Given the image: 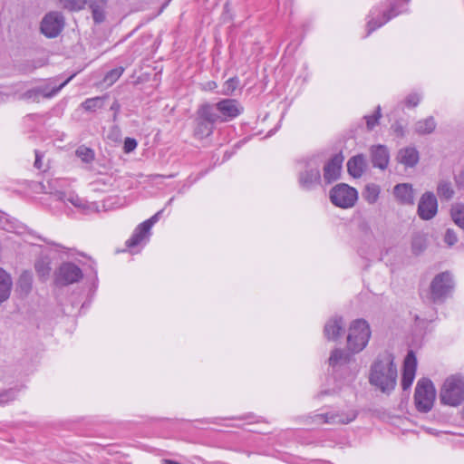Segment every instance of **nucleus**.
<instances>
[{
    "mask_svg": "<svg viewBox=\"0 0 464 464\" xmlns=\"http://www.w3.org/2000/svg\"><path fill=\"white\" fill-rule=\"evenodd\" d=\"M12 285L13 282L10 275L0 268V304L9 298Z\"/></svg>",
    "mask_w": 464,
    "mask_h": 464,
    "instance_id": "a878e982",
    "label": "nucleus"
},
{
    "mask_svg": "<svg viewBox=\"0 0 464 464\" xmlns=\"http://www.w3.org/2000/svg\"><path fill=\"white\" fill-rule=\"evenodd\" d=\"M34 268L41 280L45 281L48 279L51 272V266L48 258L38 259L34 264Z\"/></svg>",
    "mask_w": 464,
    "mask_h": 464,
    "instance_id": "c756f323",
    "label": "nucleus"
},
{
    "mask_svg": "<svg viewBox=\"0 0 464 464\" xmlns=\"http://www.w3.org/2000/svg\"><path fill=\"white\" fill-rule=\"evenodd\" d=\"M325 394H328V392L327 391H324V392H321L320 393H318V397H322L323 395H325Z\"/></svg>",
    "mask_w": 464,
    "mask_h": 464,
    "instance_id": "09e8293b",
    "label": "nucleus"
},
{
    "mask_svg": "<svg viewBox=\"0 0 464 464\" xmlns=\"http://www.w3.org/2000/svg\"><path fill=\"white\" fill-rule=\"evenodd\" d=\"M388 8L382 13L377 14L375 10H372L369 14V21L367 22V35L371 34L377 28L382 26L388 23L393 17H396L400 14L404 12V5H406L409 0H388Z\"/></svg>",
    "mask_w": 464,
    "mask_h": 464,
    "instance_id": "39448f33",
    "label": "nucleus"
},
{
    "mask_svg": "<svg viewBox=\"0 0 464 464\" xmlns=\"http://www.w3.org/2000/svg\"><path fill=\"white\" fill-rule=\"evenodd\" d=\"M123 72H124L123 67H117V68L111 70L104 76L103 82L108 86L112 85L121 77V75L122 74Z\"/></svg>",
    "mask_w": 464,
    "mask_h": 464,
    "instance_id": "f704fd0d",
    "label": "nucleus"
},
{
    "mask_svg": "<svg viewBox=\"0 0 464 464\" xmlns=\"http://www.w3.org/2000/svg\"><path fill=\"white\" fill-rule=\"evenodd\" d=\"M357 413L355 411L348 412H328L316 414L313 417V421L317 424H347L355 420Z\"/></svg>",
    "mask_w": 464,
    "mask_h": 464,
    "instance_id": "2eb2a0df",
    "label": "nucleus"
},
{
    "mask_svg": "<svg viewBox=\"0 0 464 464\" xmlns=\"http://www.w3.org/2000/svg\"><path fill=\"white\" fill-rule=\"evenodd\" d=\"M75 154L79 157L83 162L90 163L94 160V151L85 146H80Z\"/></svg>",
    "mask_w": 464,
    "mask_h": 464,
    "instance_id": "72a5a7b5",
    "label": "nucleus"
},
{
    "mask_svg": "<svg viewBox=\"0 0 464 464\" xmlns=\"http://www.w3.org/2000/svg\"><path fill=\"white\" fill-rule=\"evenodd\" d=\"M212 106L215 108V111L217 112L218 122L229 121L237 118L243 111V107L237 100L234 99H224L215 104H212Z\"/></svg>",
    "mask_w": 464,
    "mask_h": 464,
    "instance_id": "9b49d317",
    "label": "nucleus"
},
{
    "mask_svg": "<svg viewBox=\"0 0 464 464\" xmlns=\"http://www.w3.org/2000/svg\"><path fill=\"white\" fill-rule=\"evenodd\" d=\"M172 201H173V198H171L169 201H168V204H172Z\"/></svg>",
    "mask_w": 464,
    "mask_h": 464,
    "instance_id": "3c124183",
    "label": "nucleus"
},
{
    "mask_svg": "<svg viewBox=\"0 0 464 464\" xmlns=\"http://www.w3.org/2000/svg\"><path fill=\"white\" fill-rule=\"evenodd\" d=\"M437 123L432 116L418 121L414 125V130L420 135L430 134L436 129Z\"/></svg>",
    "mask_w": 464,
    "mask_h": 464,
    "instance_id": "bb28decb",
    "label": "nucleus"
},
{
    "mask_svg": "<svg viewBox=\"0 0 464 464\" xmlns=\"http://www.w3.org/2000/svg\"><path fill=\"white\" fill-rule=\"evenodd\" d=\"M343 160V157L341 154H335L325 162L323 168V179L326 184H331L339 179Z\"/></svg>",
    "mask_w": 464,
    "mask_h": 464,
    "instance_id": "f3484780",
    "label": "nucleus"
},
{
    "mask_svg": "<svg viewBox=\"0 0 464 464\" xmlns=\"http://www.w3.org/2000/svg\"><path fill=\"white\" fill-rule=\"evenodd\" d=\"M82 277V272L79 266L71 262L61 265L56 274V284L68 285L78 282Z\"/></svg>",
    "mask_w": 464,
    "mask_h": 464,
    "instance_id": "4468645a",
    "label": "nucleus"
},
{
    "mask_svg": "<svg viewBox=\"0 0 464 464\" xmlns=\"http://www.w3.org/2000/svg\"><path fill=\"white\" fill-rule=\"evenodd\" d=\"M357 198V190L345 183L337 184L330 190L331 202L342 208L353 207Z\"/></svg>",
    "mask_w": 464,
    "mask_h": 464,
    "instance_id": "6e6552de",
    "label": "nucleus"
},
{
    "mask_svg": "<svg viewBox=\"0 0 464 464\" xmlns=\"http://www.w3.org/2000/svg\"><path fill=\"white\" fill-rule=\"evenodd\" d=\"M2 98V93L0 92V99Z\"/></svg>",
    "mask_w": 464,
    "mask_h": 464,
    "instance_id": "864d4df0",
    "label": "nucleus"
},
{
    "mask_svg": "<svg viewBox=\"0 0 464 464\" xmlns=\"http://www.w3.org/2000/svg\"><path fill=\"white\" fill-rule=\"evenodd\" d=\"M163 210L158 211L150 218L140 223L134 230L132 236L126 241V246L130 248L140 245L143 241L148 240L150 235L152 226L160 219Z\"/></svg>",
    "mask_w": 464,
    "mask_h": 464,
    "instance_id": "ddd939ff",
    "label": "nucleus"
},
{
    "mask_svg": "<svg viewBox=\"0 0 464 464\" xmlns=\"http://www.w3.org/2000/svg\"><path fill=\"white\" fill-rule=\"evenodd\" d=\"M420 100H421L420 94L413 92V93H410L405 98L404 102L407 107H416L420 103Z\"/></svg>",
    "mask_w": 464,
    "mask_h": 464,
    "instance_id": "37998d69",
    "label": "nucleus"
},
{
    "mask_svg": "<svg viewBox=\"0 0 464 464\" xmlns=\"http://www.w3.org/2000/svg\"><path fill=\"white\" fill-rule=\"evenodd\" d=\"M324 162L321 156H313L304 163V169L299 173V185L302 188L310 190L320 184L321 174L320 167Z\"/></svg>",
    "mask_w": 464,
    "mask_h": 464,
    "instance_id": "0eeeda50",
    "label": "nucleus"
},
{
    "mask_svg": "<svg viewBox=\"0 0 464 464\" xmlns=\"http://www.w3.org/2000/svg\"><path fill=\"white\" fill-rule=\"evenodd\" d=\"M453 281L449 272L437 275L430 284V294L433 302L444 299L452 290Z\"/></svg>",
    "mask_w": 464,
    "mask_h": 464,
    "instance_id": "f8f14e48",
    "label": "nucleus"
},
{
    "mask_svg": "<svg viewBox=\"0 0 464 464\" xmlns=\"http://www.w3.org/2000/svg\"><path fill=\"white\" fill-rule=\"evenodd\" d=\"M450 215L454 223L460 228L464 229V205H453L450 210Z\"/></svg>",
    "mask_w": 464,
    "mask_h": 464,
    "instance_id": "2f4dec72",
    "label": "nucleus"
},
{
    "mask_svg": "<svg viewBox=\"0 0 464 464\" xmlns=\"http://www.w3.org/2000/svg\"><path fill=\"white\" fill-rule=\"evenodd\" d=\"M85 5H88L92 10V18L96 24H101L105 20L107 0H84Z\"/></svg>",
    "mask_w": 464,
    "mask_h": 464,
    "instance_id": "4be33fe9",
    "label": "nucleus"
},
{
    "mask_svg": "<svg viewBox=\"0 0 464 464\" xmlns=\"http://www.w3.org/2000/svg\"><path fill=\"white\" fill-rule=\"evenodd\" d=\"M380 192V187L377 184L371 183L366 185L362 196L369 204H374L379 198Z\"/></svg>",
    "mask_w": 464,
    "mask_h": 464,
    "instance_id": "7c9ffc66",
    "label": "nucleus"
},
{
    "mask_svg": "<svg viewBox=\"0 0 464 464\" xmlns=\"http://www.w3.org/2000/svg\"><path fill=\"white\" fill-rule=\"evenodd\" d=\"M393 131L398 135V136H403L404 135V130H403V127L396 122L395 124H393L392 126Z\"/></svg>",
    "mask_w": 464,
    "mask_h": 464,
    "instance_id": "49530a36",
    "label": "nucleus"
},
{
    "mask_svg": "<svg viewBox=\"0 0 464 464\" xmlns=\"http://www.w3.org/2000/svg\"><path fill=\"white\" fill-rule=\"evenodd\" d=\"M103 105V100L101 97H94L91 99H87L82 102V106L86 111H95L98 108H101Z\"/></svg>",
    "mask_w": 464,
    "mask_h": 464,
    "instance_id": "4c0bfd02",
    "label": "nucleus"
},
{
    "mask_svg": "<svg viewBox=\"0 0 464 464\" xmlns=\"http://www.w3.org/2000/svg\"><path fill=\"white\" fill-rule=\"evenodd\" d=\"M34 167L38 169L42 168L41 157L38 151H35Z\"/></svg>",
    "mask_w": 464,
    "mask_h": 464,
    "instance_id": "de8ad7c7",
    "label": "nucleus"
},
{
    "mask_svg": "<svg viewBox=\"0 0 464 464\" xmlns=\"http://www.w3.org/2000/svg\"><path fill=\"white\" fill-rule=\"evenodd\" d=\"M153 178H157V177H160L159 174H156V175H152Z\"/></svg>",
    "mask_w": 464,
    "mask_h": 464,
    "instance_id": "603ef678",
    "label": "nucleus"
},
{
    "mask_svg": "<svg viewBox=\"0 0 464 464\" xmlns=\"http://www.w3.org/2000/svg\"><path fill=\"white\" fill-rule=\"evenodd\" d=\"M371 337L369 324L363 319L354 320L349 328L347 336V348L352 353L362 351Z\"/></svg>",
    "mask_w": 464,
    "mask_h": 464,
    "instance_id": "20e7f679",
    "label": "nucleus"
},
{
    "mask_svg": "<svg viewBox=\"0 0 464 464\" xmlns=\"http://www.w3.org/2000/svg\"><path fill=\"white\" fill-rule=\"evenodd\" d=\"M440 399L446 405H459L464 401V377L459 374L448 377L441 387Z\"/></svg>",
    "mask_w": 464,
    "mask_h": 464,
    "instance_id": "7ed1b4c3",
    "label": "nucleus"
},
{
    "mask_svg": "<svg viewBox=\"0 0 464 464\" xmlns=\"http://www.w3.org/2000/svg\"><path fill=\"white\" fill-rule=\"evenodd\" d=\"M136 147H137V141L135 139H132V138L125 139L123 149L126 153H130V152L133 151L136 149Z\"/></svg>",
    "mask_w": 464,
    "mask_h": 464,
    "instance_id": "c03bdc74",
    "label": "nucleus"
},
{
    "mask_svg": "<svg viewBox=\"0 0 464 464\" xmlns=\"http://www.w3.org/2000/svg\"><path fill=\"white\" fill-rule=\"evenodd\" d=\"M56 183L57 180H52L48 182L50 190L47 192L50 194H53L58 200L63 201L64 203H71L75 208L86 213L96 211L98 209V207L95 203H90L84 198H80L77 194L73 192L66 193L64 191L55 189L54 187Z\"/></svg>",
    "mask_w": 464,
    "mask_h": 464,
    "instance_id": "1a4fd4ad",
    "label": "nucleus"
},
{
    "mask_svg": "<svg viewBox=\"0 0 464 464\" xmlns=\"http://www.w3.org/2000/svg\"><path fill=\"white\" fill-rule=\"evenodd\" d=\"M436 397V391L430 380L422 378L419 380L415 388L414 402L419 411L428 412L432 409Z\"/></svg>",
    "mask_w": 464,
    "mask_h": 464,
    "instance_id": "423d86ee",
    "label": "nucleus"
},
{
    "mask_svg": "<svg viewBox=\"0 0 464 464\" xmlns=\"http://www.w3.org/2000/svg\"><path fill=\"white\" fill-rule=\"evenodd\" d=\"M381 117V107L376 108V113L371 116H365L367 128L372 130L377 124Z\"/></svg>",
    "mask_w": 464,
    "mask_h": 464,
    "instance_id": "a19ab883",
    "label": "nucleus"
},
{
    "mask_svg": "<svg viewBox=\"0 0 464 464\" xmlns=\"http://www.w3.org/2000/svg\"><path fill=\"white\" fill-rule=\"evenodd\" d=\"M217 122L218 116L212 104H200L195 112L193 135L199 140L210 136Z\"/></svg>",
    "mask_w": 464,
    "mask_h": 464,
    "instance_id": "f03ea898",
    "label": "nucleus"
},
{
    "mask_svg": "<svg viewBox=\"0 0 464 464\" xmlns=\"http://www.w3.org/2000/svg\"><path fill=\"white\" fill-rule=\"evenodd\" d=\"M239 81L237 78L228 79L223 86V94L231 95L237 88Z\"/></svg>",
    "mask_w": 464,
    "mask_h": 464,
    "instance_id": "ea45409f",
    "label": "nucleus"
},
{
    "mask_svg": "<svg viewBox=\"0 0 464 464\" xmlns=\"http://www.w3.org/2000/svg\"><path fill=\"white\" fill-rule=\"evenodd\" d=\"M343 329V318L335 316L327 321L324 325V334L326 339L335 341L341 335Z\"/></svg>",
    "mask_w": 464,
    "mask_h": 464,
    "instance_id": "412c9836",
    "label": "nucleus"
},
{
    "mask_svg": "<svg viewBox=\"0 0 464 464\" xmlns=\"http://www.w3.org/2000/svg\"><path fill=\"white\" fill-rule=\"evenodd\" d=\"M119 108V104L117 102H114L111 106V109H118Z\"/></svg>",
    "mask_w": 464,
    "mask_h": 464,
    "instance_id": "8fccbe9b",
    "label": "nucleus"
},
{
    "mask_svg": "<svg viewBox=\"0 0 464 464\" xmlns=\"http://www.w3.org/2000/svg\"><path fill=\"white\" fill-rule=\"evenodd\" d=\"M417 368V359L412 351H410L405 357L403 372L401 377V387L404 391L408 390L415 378Z\"/></svg>",
    "mask_w": 464,
    "mask_h": 464,
    "instance_id": "a211bd4d",
    "label": "nucleus"
},
{
    "mask_svg": "<svg viewBox=\"0 0 464 464\" xmlns=\"http://www.w3.org/2000/svg\"><path fill=\"white\" fill-rule=\"evenodd\" d=\"M397 368L393 363V356L384 353L379 356L371 366L369 382L382 392L394 390L397 383Z\"/></svg>",
    "mask_w": 464,
    "mask_h": 464,
    "instance_id": "f257e3e1",
    "label": "nucleus"
},
{
    "mask_svg": "<svg viewBox=\"0 0 464 464\" xmlns=\"http://www.w3.org/2000/svg\"><path fill=\"white\" fill-rule=\"evenodd\" d=\"M397 160L406 167H414L419 161V152L415 148H404L399 150Z\"/></svg>",
    "mask_w": 464,
    "mask_h": 464,
    "instance_id": "b1692460",
    "label": "nucleus"
},
{
    "mask_svg": "<svg viewBox=\"0 0 464 464\" xmlns=\"http://www.w3.org/2000/svg\"><path fill=\"white\" fill-rule=\"evenodd\" d=\"M72 78V75L70 76L68 79H66L58 87H53L52 89V91H50V92H45L44 90H34V91L29 92V93H31V92L41 93L44 97L50 98V97L55 95L63 87H64L71 81Z\"/></svg>",
    "mask_w": 464,
    "mask_h": 464,
    "instance_id": "58836bf2",
    "label": "nucleus"
},
{
    "mask_svg": "<svg viewBox=\"0 0 464 464\" xmlns=\"http://www.w3.org/2000/svg\"><path fill=\"white\" fill-rule=\"evenodd\" d=\"M366 168L364 156L362 154L352 157L347 162V169L353 178H360Z\"/></svg>",
    "mask_w": 464,
    "mask_h": 464,
    "instance_id": "5701e85b",
    "label": "nucleus"
},
{
    "mask_svg": "<svg viewBox=\"0 0 464 464\" xmlns=\"http://www.w3.org/2000/svg\"><path fill=\"white\" fill-rule=\"evenodd\" d=\"M63 8L70 11H80L84 7V0H59Z\"/></svg>",
    "mask_w": 464,
    "mask_h": 464,
    "instance_id": "e433bc0d",
    "label": "nucleus"
},
{
    "mask_svg": "<svg viewBox=\"0 0 464 464\" xmlns=\"http://www.w3.org/2000/svg\"><path fill=\"white\" fill-rule=\"evenodd\" d=\"M428 246V238L426 235L417 233L413 236L411 240V249L413 254H421Z\"/></svg>",
    "mask_w": 464,
    "mask_h": 464,
    "instance_id": "c85d7f7f",
    "label": "nucleus"
},
{
    "mask_svg": "<svg viewBox=\"0 0 464 464\" xmlns=\"http://www.w3.org/2000/svg\"><path fill=\"white\" fill-rule=\"evenodd\" d=\"M370 154L373 167L382 170L387 169L390 160V153L387 147L384 145H373L370 148Z\"/></svg>",
    "mask_w": 464,
    "mask_h": 464,
    "instance_id": "6ab92c4d",
    "label": "nucleus"
},
{
    "mask_svg": "<svg viewBox=\"0 0 464 464\" xmlns=\"http://www.w3.org/2000/svg\"><path fill=\"white\" fill-rule=\"evenodd\" d=\"M63 15L57 11L47 13L40 23V32L47 38L57 37L64 28Z\"/></svg>",
    "mask_w": 464,
    "mask_h": 464,
    "instance_id": "9d476101",
    "label": "nucleus"
},
{
    "mask_svg": "<svg viewBox=\"0 0 464 464\" xmlns=\"http://www.w3.org/2000/svg\"><path fill=\"white\" fill-rule=\"evenodd\" d=\"M121 132L118 126H112L108 133V139L113 141H119L121 140Z\"/></svg>",
    "mask_w": 464,
    "mask_h": 464,
    "instance_id": "a18cd8bd",
    "label": "nucleus"
},
{
    "mask_svg": "<svg viewBox=\"0 0 464 464\" xmlns=\"http://www.w3.org/2000/svg\"><path fill=\"white\" fill-rule=\"evenodd\" d=\"M437 193L440 198L449 200L453 197L454 189L450 181L442 180L438 185Z\"/></svg>",
    "mask_w": 464,
    "mask_h": 464,
    "instance_id": "473e14b6",
    "label": "nucleus"
},
{
    "mask_svg": "<svg viewBox=\"0 0 464 464\" xmlns=\"http://www.w3.org/2000/svg\"><path fill=\"white\" fill-rule=\"evenodd\" d=\"M396 199L403 205H412L414 203V192L411 185L407 183L398 184L393 188Z\"/></svg>",
    "mask_w": 464,
    "mask_h": 464,
    "instance_id": "aec40b11",
    "label": "nucleus"
},
{
    "mask_svg": "<svg viewBox=\"0 0 464 464\" xmlns=\"http://www.w3.org/2000/svg\"><path fill=\"white\" fill-rule=\"evenodd\" d=\"M33 275L29 271H24L17 282V291L22 295H27L32 290Z\"/></svg>",
    "mask_w": 464,
    "mask_h": 464,
    "instance_id": "cd10ccee",
    "label": "nucleus"
},
{
    "mask_svg": "<svg viewBox=\"0 0 464 464\" xmlns=\"http://www.w3.org/2000/svg\"><path fill=\"white\" fill-rule=\"evenodd\" d=\"M438 202L435 195L431 192L424 193L418 205V214L421 219L430 220L437 213Z\"/></svg>",
    "mask_w": 464,
    "mask_h": 464,
    "instance_id": "dca6fc26",
    "label": "nucleus"
},
{
    "mask_svg": "<svg viewBox=\"0 0 464 464\" xmlns=\"http://www.w3.org/2000/svg\"><path fill=\"white\" fill-rule=\"evenodd\" d=\"M444 242L449 246H452L458 242V236L454 229L447 228L445 235H444Z\"/></svg>",
    "mask_w": 464,
    "mask_h": 464,
    "instance_id": "79ce46f5",
    "label": "nucleus"
},
{
    "mask_svg": "<svg viewBox=\"0 0 464 464\" xmlns=\"http://www.w3.org/2000/svg\"><path fill=\"white\" fill-rule=\"evenodd\" d=\"M17 391L14 388L5 389L0 386V403L9 402L16 398Z\"/></svg>",
    "mask_w": 464,
    "mask_h": 464,
    "instance_id": "c9c22d12",
    "label": "nucleus"
},
{
    "mask_svg": "<svg viewBox=\"0 0 464 464\" xmlns=\"http://www.w3.org/2000/svg\"><path fill=\"white\" fill-rule=\"evenodd\" d=\"M352 360L351 353L343 349H334L329 357V365L333 368L347 364Z\"/></svg>",
    "mask_w": 464,
    "mask_h": 464,
    "instance_id": "393cba45",
    "label": "nucleus"
}]
</instances>
